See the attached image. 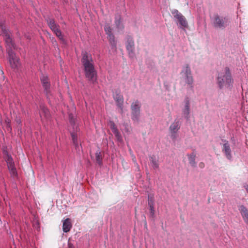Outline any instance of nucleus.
Wrapping results in <instances>:
<instances>
[{"label": "nucleus", "instance_id": "obj_1", "mask_svg": "<svg viewBox=\"0 0 248 248\" xmlns=\"http://www.w3.org/2000/svg\"><path fill=\"white\" fill-rule=\"evenodd\" d=\"M0 28L1 30V34L6 44L7 52L10 66L13 69H17L20 64L19 59L13 51V49H15V46L10 37L9 30L2 24H0Z\"/></svg>", "mask_w": 248, "mask_h": 248}, {"label": "nucleus", "instance_id": "obj_2", "mask_svg": "<svg viewBox=\"0 0 248 248\" xmlns=\"http://www.w3.org/2000/svg\"><path fill=\"white\" fill-rule=\"evenodd\" d=\"M81 62L84 66L85 75L89 80L94 83L97 79V72L95 70L92 57L87 52L82 53Z\"/></svg>", "mask_w": 248, "mask_h": 248}, {"label": "nucleus", "instance_id": "obj_3", "mask_svg": "<svg viewBox=\"0 0 248 248\" xmlns=\"http://www.w3.org/2000/svg\"><path fill=\"white\" fill-rule=\"evenodd\" d=\"M217 83L220 89L224 87L230 89L232 87L233 80L229 67H225L218 73Z\"/></svg>", "mask_w": 248, "mask_h": 248}, {"label": "nucleus", "instance_id": "obj_4", "mask_svg": "<svg viewBox=\"0 0 248 248\" xmlns=\"http://www.w3.org/2000/svg\"><path fill=\"white\" fill-rule=\"evenodd\" d=\"M3 158L7 163V168L11 177L14 180L18 178V174L15 167V162L11 155L9 154L6 149H3Z\"/></svg>", "mask_w": 248, "mask_h": 248}, {"label": "nucleus", "instance_id": "obj_5", "mask_svg": "<svg viewBox=\"0 0 248 248\" xmlns=\"http://www.w3.org/2000/svg\"><path fill=\"white\" fill-rule=\"evenodd\" d=\"M76 107L73 106L72 107L71 112H69V120L70 124L71 126L72 127L73 130H71L69 128V130L71 132V135L72 138L73 143L75 145L76 147L78 146V144L77 142V135L75 133V132H77L78 130V126L76 123V116L75 114Z\"/></svg>", "mask_w": 248, "mask_h": 248}, {"label": "nucleus", "instance_id": "obj_6", "mask_svg": "<svg viewBox=\"0 0 248 248\" xmlns=\"http://www.w3.org/2000/svg\"><path fill=\"white\" fill-rule=\"evenodd\" d=\"M180 74L183 80H184L189 87L192 88L193 78L190 67L188 64H185L182 67Z\"/></svg>", "mask_w": 248, "mask_h": 248}, {"label": "nucleus", "instance_id": "obj_7", "mask_svg": "<svg viewBox=\"0 0 248 248\" xmlns=\"http://www.w3.org/2000/svg\"><path fill=\"white\" fill-rule=\"evenodd\" d=\"M171 14L177 20V24L181 29H184L188 27V23L185 16L177 10L173 9L171 11Z\"/></svg>", "mask_w": 248, "mask_h": 248}, {"label": "nucleus", "instance_id": "obj_8", "mask_svg": "<svg viewBox=\"0 0 248 248\" xmlns=\"http://www.w3.org/2000/svg\"><path fill=\"white\" fill-rule=\"evenodd\" d=\"M213 24L214 27L216 28L223 29L228 25V19L225 17L215 15L213 19Z\"/></svg>", "mask_w": 248, "mask_h": 248}, {"label": "nucleus", "instance_id": "obj_9", "mask_svg": "<svg viewBox=\"0 0 248 248\" xmlns=\"http://www.w3.org/2000/svg\"><path fill=\"white\" fill-rule=\"evenodd\" d=\"M125 43L126 50L128 52V56L131 59L135 57V44L133 39L130 36H128Z\"/></svg>", "mask_w": 248, "mask_h": 248}, {"label": "nucleus", "instance_id": "obj_10", "mask_svg": "<svg viewBox=\"0 0 248 248\" xmlns=\"http://www.w3.org/2000/svg\"><path fill=\"white\" fill-rule=\"evenodd\" d=\"M180 128V124L178 121H174L169 127L170 137L172 140H175L178 137L177 132Z\"/></svg>", "mask_w": 248, "mask_h": 248}, {"label": "nucleus", "instance_id": "obj_11", "mask_svg": "<svg viewBox=\"0 0 248 248\" xmlns=\"http://www.w3.org/2000/svg\"><path fill=\"white\" fill-rule=\"evenodd\" d=\"M222 152L225 154L226 157L229 160H232V151L230 147V145L227 140H224L223 144V148L222 149Z\"/></svg>", "mask_w": 248, "mask_h": 248}, {"label": "nucleus", "instance_id": "obj_12", "mask_svg": "<svg viewBox=\"0 0 248 248\" xmlns=\"http://www.w3.org/2000/svg\"><path fill=\"white\" fill-rule=\"evenodd\" d=\"M104 29L106 34L108 35V38L110 45L113 48H115L116 43L115 41L114 36L112 33L111 28L108 25H107L105 26Z\"/></svg>", "mask_w": 248, "mask_h": 248}, {"label": "nucleus", "instance_id": "obj_13", "mask_svg": "<svg viewBox=\"0 0 248 248\" xmlns=\"http://www.w3.org/2000/svg\"><path fill=\"white\" fill-rule=\"evenodd\" d=\"M41 81L46 92V95L50 99L49 93H50V84L48 77L45 75L42 76L41 78Z\"/></svg>", "mask_w": 248, "mask_h": 248}, {"label": "nucleus", "instance_id": "obj_14", "mask_svg": "<svg viewBox=\"0 0 248 248\" xmlns=\"http://www.w3.org/2000/svg\"><path fill=\"white\" fill-rule=\"evenodd\" d=\"M114 99L115 101L117 106L121 109V112H123L124 98L120 93H116L114 95Z\"/></svg>", "mask_w": 248, "mask_h": 248}, {"label": "nucleus", "instance_id": "obj_15", "mask_svg": "<svg viewBox=\"0 0 248 248\" xmlns=\"http://www.w3.org/2000/svg\"><path fill=\"white\" fill-rule=\"evenodd\" d=\"M238 209L245 222L248 225V209L243 205L239 206Z\"/></svg>", "mask_w": 248, "mask_h": 248}, {"label": "nucleus", "instance_id": "obj_16", "mask_svg": "<svg viewBox=\"0 0 248 248\" xmlns=\"http://www.w3.org/2000/svg\"><path fill=\"white\" fill-rule=\"evenodd\" d=\"M190 103L188 97H186L185 99V107L183 109V113L184 117L188 119L189 118V115L190 113Z\"/></svg>", "mask_w": 248, "mask_h": 248}, {"label": "nucleus", "instance_id": "obj_17", "mask_svg": "<svg viewBox=\"0 0 248 248\" xmlns=\"http://www.w3.org/2000/svg\"><path fill=\"white\" fill-rule=\"evenodd\" d=\"M72 224L70 219L67 218L63 221L62 230L64 232H67L70 231L72 228Z\"/></svg>", "mask_w": 248, "mask_h": 248}, {"label": "nucleus", "instance_id": "obj_18", "mask_svg": "<svg viewBox=\"0 0 248 248\" xmlns=\"http://www.w3.org/2000/svg\"><path fill=\"white\" fill-rule=\"evenodd\" d=\"M46 21L48 26L53 31L59 28V26L55 23L54 19L48 18L46 19Z\"/></svg>", "mask_w": 248, "mask_h": 248}, {"label": "nucleus", "instance_id": "obj_19", "mask_svg": "<svg viewBox=\"0 0 248 248\" xmlns=\"http://www.w3.org/2000/svg\"><path fill=\"white\" fill-rule=\"evenodd\" d=\"M187 157L190 165L193 167H195L196 166V162L195 161V154L194 153H192L190 154H188Z\"/></svg>", "mask_w": 248, "mask_h": 248}, {"label": "nucleus", "instance_id": "obj_20", "mask_svg": "<svg viewBox=\"0 0 248 248\" xmlns=\"http://www.w3.org/2000/svg\"><path fill=\"white\" fill-rule=\"evenodd\" d=\"M140 107L141 105L139 101H134L131 105V112L140 111Z\"/></svg>", "mask_w": 248, "mask_h": 248}, {"label": "nucleus", "instance_id": "obj_21", "mask_svg": "<svg viewBox=\"0 0 248 248\" xmlns=\"http://www.w3.org/2000/svg\"><path fill=\"white\" fill-rule=\"evenodd\" d=\"M140 111L131 112V119L135 123H138L140 122Z\"/></svg>", "mask_w": 248, "mask_h": 248}, {"label": "nucleus", "instance_id": "obj_22", "mask_svg": "<svg viewBox=\"0 0 248 248\" xmlns=\"http://www.w3.org/2000/svg\"><path fill=\"white\" fill-rule=\"evenodd\" d=\"M41 107V110L40 112V116L42 117L44 116L45 118H47L49 115V112L48 109L44 106H42Z\"/></svg>", "mask_w": 248, "mask_h": 248}, {"label": "nucleus", "instance_id": "obj_23", "mask_svg": "<svg viewBox=\"0 0 248 248\" xmlns=\"http://www.w3.org/2000/svg\"><path fill=\"white\" fill-rule=\"evenodd\" d=\"M148 205L150 207V217H154L155 216V210H154V202L151 200L148 199Z\"/></svg>", "mask_w": 248, "mask_h": 248}, {"label": "nucleus", "instance_id": "obj_24", "mask_svg": "<svg viewBox=\"0 0 248 248\" xmlns=\"http://www.w3.org/2000/svg\"><path fill=\"white\" fill-rule=\"evenodd\" d=\"M150 161L152 163V167L156 169L158 167V160L155 156H151L150 157Z\"/></svg>", "mask_w": 248, "mask_h": 248}, {"label": "nucleus", "instance_id": "obj_25", "mask_svg": "<svg viewBox=\"0 0 248 248\" xmlns=\"http://www.w3.org/2000/svg\"><path fill=\"white\" fill-rule=\"evenodd\" d=\"M53 32L55 33L56 35L63 42H65V40L62 35V32L61 30L59 29V28L57 29H56Z\"/></svg>", "mask_w": 248, "mask_h": 248}, {"label": "nucleus", "instance_id": "obj_26", "mask_svg": "<svg viewBox=\"0 0 248 248\" xmlns=\"http://www.w3.org/2000/svg\"><path fill=\"white\" fill-rule=\"evenodd\" d=\"M115 24L117 27V28L119 30H122L124 28V26L122 25L120 17H116L115 19Z\"/></svg>", "mask_w": 248, "mask_h": 248}, {"label": "nucleus", "instance_id": "obj_27", "mask_svg": "<svg viewBox=\"0 0 248 248\" xmlns=\"http://www.w3.org/2000/svg\"><path fill=\"white\" fill-rule=\"evenodd\" d=\"M95 159L98 164H102V157L99 150H98L95 153Z\"/></svg>", "mask_w": 248, "mask_h": 248}, {"label": "nucleus", "instance_id": "obj_28", "mask_svg": "<svg viewBox=\"0 0 248 248\" xmlns=\"http://www.w3.org/2000/svg\"><path fill=\"white\" fill-rule=\"evenodd\" d=\"M108 125L113 133L118 131L117 127L113 121H109Z\"/></svg>", "mask_w": 248, "mask_h": 248}, {"label": "nucleus", "instance_id": "obj_29", "mask_svg": "<svg viewBox=\"0 0 248 248\" xmlns=\"http://www.w3.org/2000/svg\"><path fill=\"white\" fill-rule=\"evenodd\" d=\"M114 134L115 135V137H116L117 140L119 141H120V142L122 141V140H123L122 137L118 130L117 131L114 132Z\"/></svg>", "mask_w": 248, "mask_h": 248}, {"label": "nucleus", "instance_id": "obj_30", "mask_svg": "<svg viewBox=\"0 0 248 248\" xmlns=\"http://www.w3.org/2000/svg\"><path fill=\"white\" fill-rule=\"evenodd\" d=\"M244 187L248 193V185L246 184L244 186Z\"/></svg>", "mask_w": 248, "mask_h": 248}, {"label": "nucleus", "instance_id": "obj_31", "mask_svg": "<svg viewBox=\"0 0 248 248\" xmlns=\"http://www.w3.org/2000/svg\"><path fill=\"white\" fill-rule=\"evenodd\" d=\"M17 122L19 124L21 123V121L20 120L17 121Z\"/></svg>", "mask_w": 248, "mask_h": 248}]
</instances>
